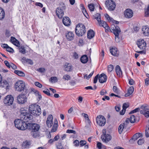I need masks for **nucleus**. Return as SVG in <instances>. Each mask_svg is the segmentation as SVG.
Segmentation results:
<instances>
[{
  "label": "nucleus",
  "instance_id": "57",
  "mask_svg": "<svg viewBox=\"0 0 149 149\" xmlns=\"http://www.w3.org/2000/svg\"><path fill=\"white\" fill-rule=\"evenodd\" d=\"M82 115H84L83 116L88 121V122H89L90 120L88 118V115L87 114L84 113H82Z\"/></svg>",
  "mask_w": 149,
  "mask_h": 149
},
{
  "label": "nucleus",
  "instance_id": "30",
  "mask_svg": "<svg viewBox=\"0 0 149 149\" xmlns=\"http://www.w3.org/2000/svg\"><path fill=\"white\" fill-rule=\"evenodd\" d=\"M5 16V13L4 10L0 7V20L3 19Z\"/></svg>",
  "mask_w": 149,
  "mask_h": 149
},
{
  "label": "nucleus",
  "instance_id": "58",
  "mask_svg": "<svg viewBox=\"0 0 149 149\" xmlns=\"http://www.w3.org/2000/svg\"><path fill=\"white\" fill-rule=\"evenodd\" d=\"M107 93V91L106 90L103 89L100 92V94L101 95H103L106 94Z\"/></svg>",
  "mask_w": 149,
  "mask_h": 149
},
{
  "label": "nucleus",
  "instance_id": "34",
  "mask_svg": "<svg viewBox=\"0 0 149 149\" xmlns=\"http://www.w3.org/2000/svg\"><path fill=\"white\" fill-rule=\"evenodd\" d=\"M58 127V123L57 121H55L54 122V124L53 125L52 127V130L51 131L52 132H56L57 129Z\"/></svg>",
  "mask_w": 149,
  "mask_h": 149
},
{
  "label": "nucleus",
  "instance_id": "16",
  "mask_svg": "<svg viewBox=\"0 0 149 149\" xmlns=\"http://www.w3.org/2000/svg\"><path fill=\"white\" fill-rule=\"evenodd\" d=\"M107 80V76L104 73L101 74L99 77V81L101 83L105 82Z\"/></svg>",
  "mask_w": 149,
  "mask_h": 149
},
{
  "label": "nucleus",
  "instance_id": "21",
  "mask_svg": "<svg viewBox=\"0 0 149 149\" xmlns=\"http://www.w3.org/2000/svg\"><path fill=\"white\" fill-rule=\"evenodd\" d=\"M21 61L23 63H28L31 65H32L33 63L31 60L28 58H26L25 57H23L22 58Z\"/></svg>",
  "mask_w": 149,
  "mask_h": 149
},
{
  "label": "nucleus",
  "instance_id": "28",
  "mask_svg": "<svg viewBox=\"0 0 149 149\" xmlns=\"http://www.w3.org/2000/svg\"><path fill=\"white\" fill-rule=\"evenodd\" d=\"M88 60V56L86 55H84L81 56L80 58V61L83 63H86Z\"/></svg>",
  "mask_w": 149,
  "mask_h": 149
},
{
  "label": "nucleus",
  "instance_id": "29",
  "mask_svg": "<svg viewBox=\"0 0 149 149\" xmlns=\"http://www.w3.org/2000/svg\"><path fill=\"white\" fill-rule=\"evenodd\" d=\"M134 91V88L133 86L130 87L128 89L127 92L126 93L125 96V97L129 96L130 95L132 94Z\"/></svg>",
  "mask_w": 149,
  "mask_h": 149
},
{
  "label": "nucleus",
  "instance_id": "35",
  "mask_svg": "<svg viewBox=\"0 0 149 149\" xmlns=\"http://www.w3.org/2000/svg\"><path fill=\"white\" fill-rule=\"evenodd\" d=\"M124 124H121L118 127V131L119 133L120 134H121L124 129Z\"/></svg>",
  "mask_w": 149,
  "mask_h": 149
},
{
  "label": "nucleus",
  "instance_id": "18",
  "mask_svg": "<svg viewBox=\"0 0 149 149\" xmlns=\"http://www.w3.org/2000/svg\"><path fill=\"white\" fill-rule=\"evenodd\" d=\"M62 22L63 24L66 26H69L71 24V21L68 17H64L63 19Z\"/></svg>",
  "mask_w": 149,
  "mask_h": 149
},
{
  "label": "nucleus",
  "instance_id": "7",
  "mask_svg": "<svg viewBox=\"0 0 149 149\" xmlns=\"http://www.w3.org/2000/svg\"><path fill=\"white\" fill-rule=\"evenodd\" d=\"M106 7L109 10H113L116 7V4L115 2L112 0H107L105 3Z\"/></svg>",
  "mask_w": 149,
  "mask_h": 149
},
{
  "label": "nucleus",
  "instance_id": "8",
  "mask_svg": "<svg viewBox=\"0 0 149 149\" xmlns=\"http://www.w3.org/2000/svg\"><path fill=\"white\" fill-rule=\"evenodd\" d=\"M97 123L100 126H103L106 123V119L104 116L102 115L97 116L96 119Z\"/></svg>",
  "mask_w": 149,
  "mask_h": 149
},
{
  "label": "nucleus",
  "instance_id": "48",
  "mask_svg": "<svg viewBox=\"0 0 149 149\" xmlns=\"http://www.w3.org/2000/svg\"><path fill=\"white\" fill-rule=\"evenodd\" d=\"M93 73H94V71H93L92 72H91L88 76L87 74H85L84 76V77H86V79H88L89 78H90L93 75Z\"/></svg>",
  "mask_w": 149,
  "mask_h": 149
},
{
  "label": "nucleus",
  "instance_id": "61",
  "mask_svg": "<svg viewBox=\"0 0 149 149\" xmlns=\"http://www.w3.org/2000/svg\"><path fill=\"white\" fill-rule=\"evenodd\" d=\"M97 147L98 149H101L102 148V144L101 143L97 142Z\"/></svg>",
  "mask_w": 149,
  "mask_h": 149
},
{
  "label": "nucleus",
  "instance_id": "49",
  "mask_svg": "<svg viewBox=\"0 0 149 149\" xmlns=\"http://www.w3.org/2000/svg\"><path fill=\"white\" fill-rule=\"evenodd\" d=\"M53 116L52 115H49L47 118V121H53Z\"/></svg>",
  "mask_w": 149,
  "mask_h": 149
},
{
  "label": "nucleus",
  "instance_id": "39",
  "mask_svg": "<svg viewBox=\"0 0 149 149\" xmlns=\"http://www.w3.org/2000/svg\"><path fill=\"white\" fill-rule=\"evenodd\" d=\"M145 16L146 17H149V5H148L146 8L145 9Z\"/></svg>",
  "mask_w": 149,
  "mask_h": 149
},
{
  "label": "nucleus",
  "instance_id": "11",
  "mask_svg": "<svg viewBox=\"0 0 149 149\" xmlns=\"http://www.w3.org/2000/svg\"><path fill=\"white\" fill-rule=\"evenodd\" d=\"M26 97L24 94L20 95L18 96L17 100L19 104H23L26 101Z\"/></svg>",
  "mask_w": 149,
  "mask_h": 149
},
{
  "label": "nucleus",
  "instance_id": "12",
  "mask_svg": "<svg viewBox=\"0 0 149 149\" xmlns=\"http://www.w3.org/2000/svg\"><path fill=\"white\" fill-rule=\"evenodd\" d=\"M124 15L125 17L127 18H130L133 15L132 10L130 9H126L124 12Z\"/></svg>",
  "mask_w": 149,
  "mask_h": 149
},
{
  "label": "nucleus",
  "instance_id": "36",
  "mask_svg": "<svg viewBox=\"0 0 149 149\" xmlns=\"http://www.w3.org/2000/svg\"><path fill=\"white\" fill-rule=\"evenodd\" d=\"M14 72L15 74L20 76H24V74L21 71L15 70Z\"/></svg>",
  "mask_w": 149,
  "mask_h": 149
},
{
  "label": "nucleus",
  "instance_id": "33",
  "mask_svg": "<svg viewBox=\"0 0 149 149\" xmlns=\"http://www.w3.org/2000/svg\"><path fill=\"white\" fill-rule=\"evenodd\" d=\"M93 18L96 19L98 22H99L101 20V15L100 14L97 13L93 16Z\"/></svg>",
  "mask_w": 149,
  "mask_h": 149
},
{
  "label": "nucleus",
  "instance_id": "3",
  "mask_svg": "<svg viewBox=\"0 0 149 149\" xmlns=\"http://www.w3.org/2000/svg\"><path fill=\"white\" fill-rule=\"evenodd\" d=\"M66 8V6L64 3L61 2L60 3L59 7L56 10V13L57 16L59 18H62L64 15V11Z\"/></svg>",
  "mask_w": 149,
  "mask_h": 149
},
{
  "label": "nucleus",
  "instance_id": "42",
  "mask_svg": "<svg viewBox=\"0 0 149 149\" xmlns=\"http://www.w3.org/2000/svg\"><path fill=\"white\" fill-rule=\"evenodd\" d=\"M141 108L143 109V110L149 111V105H143L141 107Z\"/></svg>",
  "mask_w": 149,
  "mask_h": 149
},
{
  "label": "nucleus",
  "instance_id": "6",
  "mask_svg": "<svg viewBox=\"0 0 149 149\" xmlns=\"http://www.w3.org/2000/svg\"><path fill=\"white\" fill-rule=\"evenodd\" d=\"M102 132L103 134L101 136V139L103 142L107 143L111 140L112 137L110 135L106 134L105 129H103Z\"/></svg>",
  "mask_w": 149,
  "mask_h": 149
},
{
  "label": "nucleus",
  "instance_id": "31",
  "mask_svg": "<svg viewBox=\"0 0 149 149\" xmlns=\"http://www.w3.org/2000/svg\"><path fill=\"white\" fill-rule=\"evenodd\" d=\"M140 113L141 114L144 115L145 117H149V111L145 110H141L140 111Z\"/></svg>",
  "mask_w": 149,
  "mask_h": 149
},
{
  "label": "nucleus",
  "instance_id": "64",
  "mask_svg": "<svg viewBox=\"0 0 149 149\" xmlns=\"http://www.w3.org/2000/svg\"><path fill=\"white\" fill-rule=\"evenodd\" d=\"M12 43L17 46H18L19 45V42L17 39Z\"/></svg>",
  "mask_w": 149,
  "mask_h": 149
},
{
  "label": "nucleus",
  "instance_id": "13",
  "mask_svg": "<svg viewBox=\"0 0 149 149\" xmlns=\"http://www.w3.org/2000/svg\"><path fill=\"white\" fill-rule=\"evenodd\" d=\"M113 33L115 36V39H119V33L120 32V30L119 27L117 26H115V28L113 29Z\"/></svg>",
  "mask_w": 149,
  "mask_h": 149
},
{
  "label": "nucleus",
  "instance_id": "27",
  "mask_svg": "<svg viewBox=\"0 0 149 149\" xmlns=\"http://www.w3.org/2000/svg\"><path fill=\"white\" fill-rule=\"evenodd\" d=\"M135 116L133 115H131L129 118H127L125 122L126 123H128L130 121L131 123H133L135 122Z\"/></svg>",
  "mask_w": 149,
  "mask_h": 149
},
{
  "label": "nucleus",
  "instance_id": "25",
  "mask_svg": "<svg viewBox=\"0 0 149 149\" xmlns=\"http://www.w3.org/2000/svg\"><path fill=\"white\" fill-rule=\"evenodd\" d=\"M95 36L94 31L92 30H89L87 33V37L89 39H91L93 38Z\"/></svg>",
  "mask_w": 149,
  "mask_h": 149
},
{
  "label": "nucleus",
  "instance_id": "60",
  "mask_svg": "<svg viewBox=\"0 0 149 149\" xmlns=\"http://www.w3.org/2000/svg\"><path fill=\"white\" fill-rule=\"evenodd\" d=\"M129 105L125 103L123 104V109L126 110V109L129 107Z\"/></svg>",
  "mask_w": 149,
  "mask_h": 149
},
{
  "label": "nucleus",
  "instance_id": "62",
  "mask_svg": "<svg viewBox=\"0 0 149 149\" xmlns=\"http://www.w3.org/2000/svg\"><path fill=\"white\" fill-rule=\"evenodd\" d=\"M73 56L74 58L77 59L79 57L78 54L76 52H74L73 53Z\"/></svg>",
  "mask_w": 149,
  "mask_h": 149
},
{
  "label": "nucleus",
  "instance_id": "24",
  "mask_svg": "<svg viewBox=\"0 0 149 149\" xmlns=\"http://www.w3.org/2000/svg\"><path fill=\"white\" fill-rule=\"evenodd\" d=\"M31 134L32 136L34 138L39 137L40 135L39 132L37 131H31Z\"/></svg>",
  "mask_w": 149,
  "mask_h": 149
},
{
  "label": "nucleus",
  "instance_id": "52",
  "mask_svg": "<svg viewBox=\"0 0 149 149\" xmlns=\"http://www.w3.org/2000/svg\"><path fill=\"white\" fill-rule=\"evenodd\" d=\"M105 17L107 19V20L108 21H112L113 18H111L107 14H105Z\"/></svg>",
  "mask_w": 149,
  "mask_h": 149
},
{
  "label": "nucleus",
  "instance_id": "55",
  "mask_svg": "<svg viewBox=\"0 0 149 149\" xmlns=\"http://www.w3.org/2000/svg\"><path fill=\"white\" fill-rule=\"evenodd\" d=\"M34 84L36 86L40 88H41L42 87V85L39 82H35Z\"/></svg>",
  "mask_w": 149,
  "mask_h": 149
},
{
  "label": "nucleus",
  "instance_id": "46",
  "mask_svg": "<svg viewBox=\"0 0 149 149\" xmlns=\"http://www.w3.org/2000/svg\"><path fill=\"white\" fill-rule=\"evenodd\" d=\"M140 110V109L139 108H137L134 110L131 111L129 113V114L133 113L139 112Z\"/></svg>",
  "mask_w": 149,
  "mask_h": 149
},
{
  "label": "nucleus",
  "instance_id": "37",
  "mask_svg": "<svg viewBox=\"0 0 149 149\" xmlns=\"http://www.w3.org/2000/svg\"><path fill=\"white\" fill-rule=\"evenodd\" d=\"M88 7L91 11H93L94 9V6L93 4H90L88 5Z\"/></svg>",
  "mask_w": 149,
  "mask_h": 149
},
{
  "label": "nucleus",
  "instance_id": "23",
  "mask_svg": "<svg viewBox=\"0 0 149 149\" xmlns=\"http://www.w3.org/2000/svg\"><path fill=\"white\" fill-rule=\"evenodd\" d=\"M143 33L146 36L149 35V27L147 26H145L143 27L142 29Z\"/></svg>",
  "mask_w": 149,
  "mask_h": 149
},
{
  "label": "nucleus",
  "instance_id": "50",
  "mask_svg": "<svg viewBox=\"0 0 149 149\" xmlns=\"http://www.w3.org/2000/svg\"><path fill=\"white\" fill-rule=\"evenodd\" d=\"M46 124L47 126L49 127H51L53 124V121H46Z\"/></svg>",
  "mask_w": 149,
  "mask_h": 149
},
{
  "label": "nucleus",
  "instance_id": "14",
  "mask_svg": "<svg viewBox=\"0 0 149 149\" xmlns=\"http://www.w3.org/2000/svg\"><path fill=\"white\" fill-rule=\"evenodd\" d=\"M100 26H102L106 30L105 31H110V29L109 26L108 25L107 23L103 20H101L98 22Z\"/></svg>",
  "mask_w": 149,
  "mask_h": 149
},
{
  "label": "nucleus",
  "instance_id": "19",
  "mask_svg": "<svg viewBox=\"0 0 149 149\" xmlns=\"http://www.w3.org/2000/svg\"><path fill=\"white\" fill-rule=\"evenodd\" d=\"M110 52L111 54L114 56H118L119 54V52L117 48L113 47L110 49Z\"/></svg>",
  "mask_w": 149,
  "mask_h": 149
},
{
  "label": "nucleus",
  "instance_id": "43",
  "mask_svg": "<svg viewBox=\"0 0 149 149\" xmlns=\"http://www.w3.org/2000/svg\"><path fill=\"white\" fill-rule=\"evenodd\" d=\"M146 136V137H149V126H147L145 130Z\"/></svg>",
  "mask_w": 149,
  "mask_h": 149
},
{
  "label": "nucleus",
  "instance_id": "22",
  "mask_svg": "<svg viewBox=\"0 0 149 149\" xmlns=\"http://www.w3.org/2000/svg\"><path fill=\"white\" fill-rule=\"evenodd\" d=\"M64 70L65 71L70 72L72 70V66L70 63H65L64 64Z\"/></svg>",
  "mask_w": 149,
  "mask_h": 149
},
{
  "label": "nucleus",
  "instance_id": "38",
  "mask_svg": "<svg viewBox=\"0 0 149 149\" xmlns=\"http://www.w3.org/2000/svg\"><path fill=\"white\" fill-rule=\"evenodd\" d=\"M70 75L68 74H66L64 75L63 76V79L65 80H67L68 81L69 80H70Z\"/></svg>",
  "mask_w": 149,
  "mask_h": 149
},
{
  "label": "nucleus",
  "instance_id": "20",
  "mask_svg": "<svg viewBox=\"0 0 149 149\" xmlns=\"http://www.w3.org/2000/svg\"><path fill=\"white\" fill-rule=\"evenodd\" d=\"M1 81H1V82L0 83H1V86L3 87H6V90L9 89V86L7 81L5 79H2Z\"/></svg>",
  "mask_w": 149,
  "mask_h": 149
},
{
  "label": "nucleus",
  "instance_id": "17",
  "mask_svg": "<svg viewBox=\"0 0 149 149\" xmlns=\"http://www.w3.org/2000/svg\"><path fill=\"white\" fill-rule=\"evenodd\" d=\"M66 38L69 41L72 40L74 38V35L72 31H68L66 33Z\"/></svg>",
  "mask_w": 149,
  "mask_h": 149
},
{
  "label": "nucleus",
  "instance_id": "4",
  "mask_svg": "<svg viewBox=\"0 0 149 149\" xmlns=\"http://www.w3.org/2000/svg\"><path fill=\"white\" fill-rule=\"evenodd\" d=\"M75 31L77 36L79 37L82 36L86 32L85 26L82 24H78L76 26Z\"/></svg>",
  "mask_w": 149,
  "mask_h": 149
},
{
  "label": "nucleus",
  "instance_id": "51",
  "mask_svg": "<svg viewBox=\"0 0 149 149\" xmlns=\"http://www.w3.org/2000/svg\"><path fill=\"white\" fill-rule=\"evenodd\" d=\"M86 143V142L84 140H81L80 142V146L82 147L85 145Z\"/></svg>",
  "mask_w": 149,
  "mask_h": 149
},
{
  "label": "nucleus",
  "instance_id": "41",
  "mask_svg": "<svg viewBox=\"0 0 149 149\" xmlns=\"http://www.w3.org/2000/svg\"><path fill=\"white\" fill-rule=\"evenodd\" d=\"M19 52L22 54H24L25 53V49L23 46H21L19 48Z\"/></svg>",
  "mask_w": 149,
  "mask_h": 149
},
{
  "label": "nucleus",
  "instance_id": "45",
  "mask_svg": "<svg viewBox=\"0 0 149 149\" xmlns=\"http://www.w3.org/2000/svg\"><path fill=\"white\" fill-rule=\"evenodd\" d=\"M113 65H110L108 67V72H111L113 69Z\"/></svg>",
  "mask_w": 149,
  "mask_h": 149
},
{
  "label": "nucleus",
  "instance_id": "1",
  "mask_svg": "<svg viewBox=\"0 0 149 149\" xmlns=\"http://www.w3.org/2000/svg\"><path fill=\"white\" fill-rule=\"evenodd\" d=\"M20 116L21 119H16L14 121L15 126L19 130H25L28 127V123L26 122H32L33 121V117L30 114L28 113L26 110L21 112Z\"/></svg>",
  "mask_w": 149,
  "mask_h": 149
},
{
  "label": "nucleus",
  "instance_id": "9",
  "mask_svg": "<svg viewBox=\"0 0 149 149\" xmlns=\"http://www.w3.org/2000/svg\"><path fill=\"white\" fill-rule=\"evenodd\" d=\"M136 45L140 49H145L146 47V43L143 39H139L137 41Z\"/></svg>",
  "mask_w": 149,
  "mask_h": 149
},
{
  "label": "nucleus",
  "instance_id": "32",
  "mask_svg": "<svg viewBox=\"0 0 149 149\" xmlns=\"http://www.w3.org/2000/svg\"><path fill=\"white\" fill-rule=\"evenodd\" d=\"M142 136V134L138 133L135 134L132 137V139L134 141L136 140L138 138Z\"/></svg>",
  "mask_w": 149,
  "mask_h": 149
},
{
  "label": "nucleus",
  "instance_id": "2",
  "mask_svg": "<svg viewBox=\"0 0 149 149\" xmlns=\"http://www.w3.org/2000/svg\"><path fill=\"white\" fill-rule=\"evenodd\" d=\"M29 111L31 114L34 116H39L41 113L40 107L36 104L30 105Z\"/></svg>",
  "mask_w": 149,
  "mask_h": 149
},
{
  "label": "nucleus",
  "instance_id": "47",
  "mask_svg": "<svg viewBox=\"0 0 149 149\" xmlns=\"http://www.w3.org/2000/svg\"><path fill=\"white\" fill-rule=\"evenodd\" d=\"M6 50L7 52L10 53H13L14 52V50L13 49L9 46L6 49Z\"/></svg>",
  "mask_w": 149,
  "mask_h": 149
},
{
  "label": "nucleus",
  "instance_id": "26",
  "mask_svg": "<svg viewBox=\"0 0 149 149\" xmlns=\"http://www.w3.org/2000/svg\"><path fill=\"white\" fill-rule=\"evenodd\" d=\"M116 71L117 75L119 77H120L122 75V72L121 71L120 66L117 65L116 68Z\"/></svg>",
  "mask_w": 149,
  "mask_h": 149
},
{
  "label": "nucleus",
  "instance_id": "15",
  "mask_svg": "<svg viewBox=\"0 0 149 149\" xmlns=\"http://www.w3.org/2000/svg\"><path fill=\"white\" fill-rule=\"evenodd\" d=\"M28 124H29L30 126V128L32 130L31 131H39V130L40 128V126L38 124L36 123L30 124L29 122H28Z\"/></svg>",
  "mask_w": 149,
  "mask_h": 149
},
{
  "label": "nucleus",
  "instance_id": "10",
  "mask_svg": "<svg viewBox=\"0 0 149 149\" xmlns=\"http://www.w3.org/2000/svg\"><path fill=\"white\" fill-rule=\"evenodd\" d=\"M13 100L14 98L12 95H8L6 96L3 102L5 104L10 105L12 104Z\"/></svg>",
  "mask_w": 149,
  "mask_h": 149
},
{
  "label": "nucleus",
  "instance_id": "56",
  "mask_svg": "<svg viewBox=\"0 0 149 149\" xmlns=\"http://www.w3.org/2000/svg\"><path fill=\"white\" fill-rule=\"evenodd\" d=\"M113 92H114L118 94V88L116 86H114L113 87Z\"/></svg>",
  "mask_w": 149,
  "mask_h": 149
},
{
  "label": "nucleus",
  "instance_id": "5",
  "mask_svg": "<svg viewBox=\"0 0 149 149\" xmlns=\"http://www.w3.org/2000/svg\"><path fill=\"white\" fill-rule=\"evenodd\" d=\"M15 87L16 91L18 92L24 91L25 88L24 83L22 81H17L15 84Z\"/></svg>",
  "mask_w": 149,
  "mask_h": 149
},
{
  "label": "nucleus",
  "instance_id": "44",
  "mask_svg": "<svg viewBox=\"0 0 149 149\" xmlns=\"http://www.w3.org/2000/svg\"><path fill=\"white\" fill-rule=\"evenodd\" d=\"M43 92L48 96H52L53 95L52 94H51L49 90L48 89H47L45 91H43Z\"/></svg>",
  "mask_w": 149,
  "mask_h": 149
},
{
  "label": "nucleus",
  "instance_id": "59",
  "mask_svg": "<svg viewBox=\"0 0 149 149\" xmlns=\"http://www.w3.org/2000/svg\"><path fill=\"white\" fill-rule=\"evenodd\" d=\"M66 133L75 134L76 133V131L71 130H67Z\"/></svg>",
  "mask_w": 149,
  "mask_h": 149
},
{
  "label": "nucleus",
  "instance_id": "63",
  "mask_svg": "<svg viewBox=\"0 0 149 149\" xmlns=\"http://www.w3.org/2000/svg\"><path fill=\"white\" fill-rule=\"evenodd\" d=\"M5 65L9 68H10V64L9 63V62L7 61H5L4 62Z\"/></svg>",
  "mask_w": 149,
  "mask_h": 149
},
{
  "label": "nucleus",
  "instance_id": "54",
  "mask_svg": "<svg viewBox=\"0 0 149 149\" xmlns=\"http://www.w3.org/2000/svg\"><path fill=\"white\" fill-rule=\"evenodd\" d=\"M144 142V140L143 139H140L138 141L137 143L139 145L143 144Z\"/></svg>",
  "mask_w": 149,
  "mask_h": 149
},
{
  "label": "nucleus",
  "instance_id": "53",
  "mask_svg": "<svg viewBox=\"0 0 149 149\" xmlns=\"http://www.w3.org/2000/svg\"><path fill=\"white\" fill-rule=\"evenodd\" d=\"M104 55V51L103 49H102V50L100 54V58H101L102 60L103 59Z\"/></svg>",
  "mask_w": 149,
  "mask_h": 149
},
{
  "label": "nucleus",
  "instance_id": "40",
  "mask_svg": "<svg viewBox=\"0 0 149 149\" xmlns=\"http://www.w3.org/2000/svg\"><path fill=\"white\" fill-rule=\"evenodd\" d=\"M57 80L58 79L57 77H52L50 78V79H49V80L50 81H51L52 82L54 83L57 82Z\"/></svg>",
  "mask_w": 149,
  "mask_h": 149
}]
</instances>
